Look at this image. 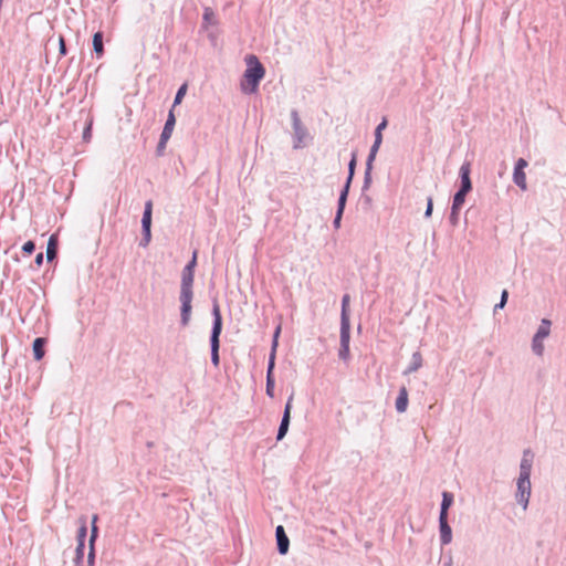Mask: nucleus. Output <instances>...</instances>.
Instances as JSON below:
<instances>
[{"label":"nucleus","mask_w":566,"mask_h":566,"mask_svg":"<svg viewBox=\"0 0 566 566\" xmlns=\"http://www.w3.org/2000/svg\"><path fill=\"white\" fill-rule=\"evenodd\" d=\"M534 454L530 449L523 451L520 462V474L516 480L515 500L518 505L526 511L532 493L531 473L533 467Z\"/></svg>","instance_id":"obj_1"},{"label":"nucleus","mask_w":566,"mask_h":566,"mask_svg":"<svg viewBox=\"0 0 566 566\" xmlns=\"http://www.w3.org/2000/svg\"><path fill=\"white\" fill-rule=\"evenodd\" d=\"M245 63L247 69L243 74L244 82L241 83V88L245 93H254L264 77L265 69L253 54L245 56Z\"/></svg>","instance_id":"obj_2"},{"label":"nucleus","mask_w":566,"mask_h":566,"mask_svg":"<svg viewBox=\"0 0 566 566\" xmlns=\"http://www.w3.org/2000/svg\"><path fill=\"white\" fill-rule=\"evenodd\" d=\"M193 287L180 286V325L186 327L191 321Z\"/></svg>","instance_id":"obj_3"},{"label":"nucleus","mask_w":566,"mask_h":566,"mask_svg":"<svg viewBox=\"0 0 566 566\" xmlns=\"http://www.w3.org/2000/svg\"><path fill=\"white\" fill-rule=\"evenodd\" d=\"M551 325H552V323L549 319L543 318L535 335L533 336L532 349H533L534 354H536L538 356H542V354L544 352V346H543L542 340L549 335Z\"/></svg>","instance_id":"obj_4"},{"label":"nucleus","mask_w":566,"mask_h":566,"mask_svg":"<svg viewBox=\"0 0 566 566\" xmlns=\"http://www.w3.org/2000/svg\"><path fill=\"white\" fill-rule=\"evenodd\" d=\"M212 327L210 333V344H220V335L222 332V315L220 311V306L217 300L212 301Z\"/></svg>","instance_id":"obj_5"},{"label":"nucleus","mask_w":566,"mask_h":566,"mask_svg":"<svg viewBox=\"0 0 566 566\" xmlns=\"http://www.w3.org/2000/svg\"><path fill=\"white\" fill-rule=\"evenodd\" d=\"M291 119H292L293 138H294L293 147L295 149H297L303 146L304 138L307 136V129L302 124L298 112L296 109L291 111Z\"/></svg>","instance_id":"obj_6"},{"label":"nucleus","mask_w":566,"mask_h":566,"mask_svg":"<svg viewBox=\"0 0 566 566\" xmlns=\"http://www.w3.org/2000/svg\"><path fill=\"white\" fill-rule=\"evenodd\" d=\"M293 399H294V395L291 394V396L287 398V401L284 406L282 419H281V422H280V426L277 429V433H276L277 441H281L286 436V433L289 431V427H290V422H291V410H292Z\"/></svg>","instance_id":"obj_7"},{"label":"nucleus","mask_w":566,"mask_h":566,"mask_svg":"<svg viewBox=\"0 0 566 566\" xmlns=\"http://www.w3.org/2000/svg\"><path fill=\"white\" fill-rule=\"evenodd\" d=\"M197 255L198 252L197 250H195L192 252L190 261L182 269L180 286L193 287L195 269L197 266Z\"/></svg>","instance_id":"obj_8"},{"label":"nucleus","mask_w":566,"mask_h":566,"mask_svg":"<svg viewBox=\"0 0 566 566\" xmlns=\"http://www.w3.org/2000/svg\"><path fill=\"white\" fill-rule=\"evenodd\" d=\"M471 174V164L470 161H464L459 169L460 177V187L459 189L469 193L472 190V181L470 178Z\"/></svg>","instance_id":"obj_9"},{"label":"nucleus","mask_w":566,"mask_h":566,"mask_svg":"<svg viewBox=\"0 0 566 566\" xmlns=\"http://www.w3.org/2000/svg\"><path fill=\"white\" fill-rule=\"evenodd\" d=\"M97 520H98V516L96 514L93 515L92 523H91L90 552L87 555V565H91V566H94V559H95L94 544L98 537V527L96 525Z\"/></svg>","instance_id":"obj_10"},{"label":"nucleus","mask_w":566,"mask_h":566,"mask_svg":"<svg viewBox=\"0 0 566 566\" xmlns=\"http://www.w3.org/2000/svg\"><path fill=\"white\" fill-rule=\"evenodd\" d=\"M276 547L280 555H285L289 552L290 539L282 525L275 528Z\"/></svg>","instance_id":"obj_11"},{"label":"nucleus","mask_w":566,"mask_h":566,"mask_svg":"<svg viewBox=\"0 0 566 566\" xmlns=\"http://www.w3.org/2000/svg\"><path fill=\"white\" fill-rule=\"evenodd\" d=\"M439 531L441 545H448L452 541V530L449 525L448 517L439 516Z\"/></svg>","instance_id":"obj_12"},{"label":"nucleus","mask_w":566,"mask_h":566,"mask_svg":"<svg viewBox=\"0 0 566 566\" xmlns=\"http://www.w3.org/2000/svg\"><path fill=\"white\" fill-rule=\"evenodd\" d=\"M45 344H46V338H44V337H36L33 340L32 350H33V358H34V360L40 361L44 357V355H45V350H44Z\"/></svg>","instance_id":"obj_13"},{"label":"nucleus","mask_w":566,"mask_h":566,"mask_svg":"<svg viewBox=\"0 0 566 566\" xmlns=\"http://www.w3.org/2000/svg\"><path fill=\"white\" fill-rule=\"evenodd\" d=\"M396 410L399 413H402L407 410L408 407V391L405 386L400 387L396 403H395Z\"/></svg>","instance_id":"obj_14"},{"label":"nucleus","mask_w":566,"mask_h":566,"mask_svg":"<svg viewBox=\"0 0 566 566\" xmlns=\"http://www.w3.org/2000/svg\"><path fill=\"white\" fill-rule=\"evenodd\" d=\"M175 125H176V116H175L174 109H170L168 112V116H167V119H166V123L164 125L160 136L170 138L172 135Z\"/></svg>","instance_id":"obj_15"},{"label":"nucleus","mask_w":566,"mask_h":566,"mask_svg":"<svg viewBox=\"0 0 566 566\" xmlns=\"http://www.w3.org/2000/svg\"><path fill=\"white\" fill-rule=\"evenodd\" d=\"M57 237L55 234H52L49 238L48 245H46V260L48 262H52L57 256Z\"/></svg>","instance_id":"obj_16"},{"label":"nucleus","mask_w":566,"mask_h":566,"mask_svg":"<svg viewBox=\"0 0 566 566\" xmlns=\"http://www.w3.org/2000/svg\"><path fill=\"white\" fill-rule=\"evenodd\" d=\"M453 494L451 492H448V491H443L442 492V501H441V504H440V513H439V516H444V517H448V512H449V509L450 506L452 505L453 503Z\"/></svg>","instance_id":"obj_17"},{"label":"nucleus","mask_w":566,"mask_h":566,"mask_svg":"<svg viewBox=\"0 0 566 566\" xmlns=\"http://www.w3.org/2000/svg\"><path fill=\"white\" fill-rule=\"evenodd\" d=\"M422 363H423V359H422V355L420 352H415L412 354V357H411V363L409 364V366L406 368V370L403 371L405 375H409V374H412V373H416L418 369H420L422 367Z\"/></svg>","instance_id":"obj_18"},{"label":"nucleus","mask_w":566,"mask_h":566,"mask_svg":"<svg viewBox=\"0 0 566 566\" xmlns=\"http://www.w3.org/2000/svg\"><path fill=\"white\" fill-rule=\"evenodd\" d=\"M350 343V322H340L339 346H349Z\"/></svg>","instance_id":"obj_19"},{"label":"nucleus","mask_w":566,"mask_h":566,"mask_svg":"<svg viewBox=\"0 0 566 566\" xmlns=\"http://www.w3.org/2000/svg\"><path fill=\"white\" fill-rule=\"evenodd\" d=\"M153 201L147 200L142 217V229L151 228Z\"/></svg>","instance_id":"obj_20"},{"label":"nucleus","mask_w":566,"mask_h":566,"mask_svg":"<svg viewBox=\"0 0 566 566\" xmlns=\"http://www.w3.org/2000/svg\"><path fill=\"white\" fill-rule=\"evenodd\" d=\"M103 32L97 31L93 34V50L97 57L104 54Z\"/></svg>","instance_id":"obj_21"},{"label":"nucleus","mask_w":566,"mask_h":566,"mask_svg":"<svg viewBox=\"0 0 566 566\" xmlns=\"http://www.w3.org/2000/svg\"><path fill=\"white\" fill-rule=\"evenodd\" d=\"M513 181L514 184L521 189V190H526L527 189V184H526V175L524 172V170H520V169H514L513 171Z\"/></svg>","instance_id":"obj_22"},{"label":"nucleus","mask_w":566,"mask_h":566,"mask_svg":"<svg viewBox=\"0 0 566 566\" xmlns=\"http://www.w3.org/2000/svg\"><path fill=\"white\" fill-rule=\"evenodd\" d=\"M349 294H344L342 297V308H340V322H350L349 319Z\"/></svg>","instance_id":"obj_23"},{"label":"nucleus","mask_w":566,"mask_h":566,"mask_svg":"<svg viewBox=\"0 0 566 566\" xmlns=\"http://www.w3.org/2000/svg\"><path fill=\"white\" fill-rule=\"evenodd\" d=\"M467 195H468L467 192L458 189V191L454 193L453 200H452L453 209H461V207L463 206V203L465 201Z\"/></svg>","instance_id":"obj_24"},{"label":"nucleus","mask_w":566,"mask_h":566,"mask_svg":"<svg viewBox=\"0 0 566 566\" xmlns=\"http://www.w3.org/2000/svg\"><path fill=\"white\" fill-rule=\"evenodd\" d=\"M220 344H210V355L211 363L214 367H219L220 365V355H219Z\"/></svg>","instance_id":"obj_25"},{"label":"nucleus","mask_w":566,"mask_h":566,"mask_svg":"<svg viewBox=\"0 0 566 566\" xmlns=\"http://www.w3.org/2000/svg\"><path fill=\"white\" fill-rule=\"evenodd\" d=\"M356 165H357V154H356V151H353L352 158L348 163V176L346 178V180H348L349 182H352L354 179Z\"/></svg>","instance_id":"obj_26"},{"label":"nucleus","mask_w":566,"mask_h":566,"mask_svg":"<svg viewBox=\"0 0 566 566\" xmlns=\"http://www.w3.org/2000/svg\"><path fill=\"white\" fill-rule=\"evenodd\" d=\"M187 93V84L184 83L178 90H177V93L175 95V99H174V103H172V107L170 109H175V107L177 105H179L181 102H182V98L185 97Z\"/></svg>","instance_id":"obj_27"},{"label":"nucleus","mask_w":566,"mask_h":566,"mask_svg":"<svg viewBox=\"0 0 566 566\" xmlns=\"http://www.w3.org/2000/svg\"><path fill=\"white\" fill-rule=\"evenodd\" d=\"M87 536V526L86 521L83 520L81 526L78 527L76 541L77 543L85 544V538Z\"/></svg>","instance_id":"obj_28"},{"label":"nucleus","mask_w":566,"mask_h":566,"mask_svg":"<svg viewBox=\"0 0 566 566\" xmlns=\"http://www.w3.org/2000/svg\"><path fill=\"white\" fill-rule=\"evenodd\" d=\"M275 379L274 377H266L265 392L270 398L274 397Z\"/></svg>","instance_id":"obj_29"},{"label":"nucleus","mask_w":566,"mask_h":566,"mask_svg":"<svg viewBox=\"0 0 566 566\" xmlns=\"http://www.w3.org/2000/svg\"><path fill=\"white\" fill-rule=\"evenodd\" d=\"M275 354L276 353H270L266 368V377H274L273 370L275 367Z\"/></svg>","instance_id":"obj_30"},{"label":"nucleus","mask_w":566,"mask_h":566,"mask_svg":"<svg viewBox=\"0 0 566 566\" xmlns=\"http://www.w3.org/2000/svg\"><path fill=\"white\" fill-rule=\"evenodd\" d=\"M338 357L340 360L347 363L350 359L349 346H339Z\"/></svg>","instance_id":"obj_31"},{"label":"nucleus","mask_w":566,"mask_h":566,"mask_svg":"<svg viewBox=\"0 0 566 566\" xmlns=\"http://www.w3.org/2000/svg\"><path fill=\"white\" fill-rule=\"evenodd\" d=\"M387 127V119L382 118V120L377 125L375 129V139L382 140L381 132Z\"/></svg>","instance_id":"obj_32"},{"label":"nucleus","mask_w":566,"mask_h":566,"mask_svg":"<svg viewBox=\"0 0 566 566\" xmlns=\"http://www.w3.org/2000/svg\"><path fill=\"white\" fill-rule=\"evenodd\" d=\"M168 140H169V138H167V137H163V136L159 137V142L156 147L157 156H163Z\"/></svg>","instance_id":"obj_33"},{"label":"nucleus","mask_w":566,"mask_h":566,"mask_svg":"<svg viewBox=\"0 0 566 566\" xmlns=\"http://www.w3.org/2000/svg\"><path fill=\"white\" fill-rule=\"evenodd\" d=\"M35 251V243L31 240L24 242L22 245V252L24 255H31Z\"/></svg>","instance_id":"obj_34"},{"label":"nucleus","mask_w":566,"mask_h":566,"mask_svg":"<svg viewBox=\"0 0 566 566\" xmlns=\"http://www.w3.org/2000/svg\"><path fill=\"white\" fill-rule=\"evenodd\" d=\"M371 171L369 170H365V174H364V182H363V187H361V191L363 193L369 189L370 185H371Z\"/></svg>","instance_id":"obj_35"},{"label":"nucleus","mask_w":566,"mask_h":566,"mask_svg":"<svg viewBox=\"0 0 566 566\" xmlns=\"http://www.w3.org/2000/svg\"><path fill=\"white\" fill-rule=\"evenodd\" d=\"M459 211L460 209H453V207L451 206L449 222L451 223L452 227H457L459 223Z\"/></svg>","instance_id":"obj_36"},{"label":"nucleus","mask_w":566,"mask_h":566,"mask_svg":"<svg viewBox=\"0 0 566 566\" xmlns=\"http://www.w3.org/2000/svg\"><path fill=\"white\" fill-rule=\"evenodd\" d=\"M84 548H85V544L77 543L76 548H75L74 560L84 562Z\"/></svg>","instance_id":"obj_37"},{"label":"nucleus","mask_w":566,"mask_h":566,"mask_svg":"<svg viewBox=\"0 0 566 566\" xmlns=\"http://www.w3.org/2000/svg\"><path fill=\"white\" fill-rule=\"evenodd\" d=\"M280 333H281V326L279 325V326L275 328L274 334H273L272 346H271V353H276L277 342H279L277 339H279Z\"/></svg>","instance_id":"obj_38"},{"label":"nucleus","mask_w":566,"mask_h":566,"mask_svg":"<svg viewBox=\"0 0 566 566\" xmlns=\"http://www.w3.org/2000/svg\"><path fill=\"white\" fill-rule=\"evenodd\" d=\"M433 211V199L431 196L427 198V208L424 211V218H430Z\"/></svg>","instance_id":"obj_39"},{"label":"nucleus","mask_w":566,"mask_h":566,"mask_svg":"<svg viewBox=\"0 0 566 566\" xmlns=\"http://www.w3.org/2000/svg\"><path fill=\"white\" fill-rule=\"evenodd\" d=\"M350 185L352 182H349L348 180L345 181L340 192H339V197L338 198H345L347 200L348 198V193H349V189H350Z\"/></svg>","instance_id":"obj_40"},{"label":"nucleus","mask_w":566,"mask_h":566,"mask_svg":"<svg viewBox=\"0 0 566 566\" xmlns=\"http://www.w3.org/2000/svg\"><path fill=\"white\" fill-rule=\"evenodd\" d=\"M59 53L62 56L67 54V49H66L65 40H64V38L62 35L59 39Z\"/></svg>","instance_id":"obj_41"},{"label":"nucleus","mask_w":566,"mask_h":566,"mask_svg":"<svg viewBox=\"0 0 566 566\" xmlns=\"http://www.w3.org/2000/svg\"><path fill=\"white\" fill-rule=\"evenodd\" d=\"M528 163L524 158H518L515 163L514 169L524 170Z\"/></svg>","instance_id":"obj_42"},{"label":"nucleus","mask_w":566,"mask_h":566,"mask_svg":"<svg viewBox=\"0 0 566 566\" xmlns=\"http://www.w3.org/2000/svg\"><path fill=\"white\" fill-rule=\"evenodd\" d=\"M376 158V155H373L371 153L368 154L367 160H366V168L365 170H373V163Z\"/></svg>","instance_id":"obj_43"},{"label":"nucleus","mask_w":566,"mask_h":566,"mask_svg":"<svg viewBox=\"0 0 566 566\" xmlns=\"http://www.w3.org/2000/svg\"><path fill=\"white\" fill-rule=\"evenodd\" d=\"M346 202L345 198H338L336 212L344 213Z\"/></svg>","instance_id":"obj_44"},{"label":"nucleus","mask_w":566,"mask_h":566,"mask_svg":"<svg viewBox=\"0 0 566 566\" xmlns=\"http://www.w3.org/2000/svg\"><path fill=\"white\" fill-rule=\"evenodd\" d=\"M382 140H377L375 139L374 140V144L371 145L370 147V150L369 153H371L373 155H377L378 150H379V147L381 145Z\"/></svg>","instance_id":"obj_45"},{"label":"nucleus","mask_w":566,"mask_h":566,"mask_svg":"<svg viewBox=\"0 0 566 566\" xmlns=\"http://www.w3.org/2000/svg\"><path fill=\"white\" fill-rule=\"evenodd\" d=\"M344 213L336 212L335 218L333 220V226L335 229H338L340 227L342 218Z\"/></svg>","instance_id":"obj_46"},{"label":"nucleus","mask_w":566,"mask_h":566,"mask_svg":"<svg viewBox=\"0 0 566 566\" xmlns=\"http://www.w3.org/2000/svg\"><path fill=\"white\" fill-rule=\"evenodd\" d=\"M34 263L36 268H40L43 264V253L40 252L35 255Z\"/></svg>","instance_id":"obj_47"},{"label":"nucleus","mask_w":566,"mask_h":566,"mask_svg":"<svg viewBox=\"0 0 566 566\" xmlns=\"http://www.w3.org/2000/svg\"><path fill=\"white\" fill-rule=\"evenodd\" d=\"M507 298H509V292L506 290H503L501 293V298H500V301L502 302V306H505Z\"/></svg>","instance_id":"obj_48"},{"label":"nucleus","mask_w":566,"mask_h":566,"mask_svg":"<svg viewBox=\"0 0 566 566\" xmlns=\"http://www.w3.org/2000/svg\"><path fill=\"white\" fill-rule=\"evenodd\" d=\"M143 238L151 239V228L142 229Z\"/></svg>","instance_id":"obj_49"},{"label":"nucleus","mask_w":566,"mask_h":566,"mask_svg":"<svg viewBox=\"0 0 566 566\" xmlns=\"http://www.w3.org/2000/svg\"><path fill=\"white\" fill-rule=\"evenodd\" d=\"M150 240H151V239L143 238V237H142V239H140V241H139V245H140L142 248H146V247H148V244H149Z\"/></svg>","instance_id":"obj_50"},{"label":"nucleus","mask_w":566,"mask_h":566,"mask_svg":"<svg viewBox=\"0 0 566 566\" xmlns=\"http://www.w3.org/2000/svg\"><path fill=\"white\" fill-rule=\"evenodd\" d=\"M91 136V126H87L83 132V138L87 139Z\"/></svg>","instance_id":"obj_51"},{"label":"nucleus","mask_w":566,"mask_h":566,"mask_svg":"<svg viewBox=\"0 0 566 566\" xmlns=\"http://www.w3.org/2000/svg\"><path fill=\"white\" fill-rule=\"evenodd\" d=\"M361 199L364 200V202H365L366 205H369V203L371 202V199H370V197H369V196H364V195H363V196H361Z\"/></svg>","instance_id":"obj_52"},{"label":"nucleus","mask_w":566,"mask_h":566,"mask_svg":"<svg viewBox=\"0 0 566 566\" xmlns=\"http://www.w3.org/2000/svg\"><path fill=\"white\" fill-rule=\"evenodd\" d=\"M210 14H211V11L209 9H206V11L203 13V19L208 20Z\"/></svg>","instance_id":"obj_53"},{"label":"nucleus","mask_w":566,"mask_h":566,"mask_svg":"<svg viewBox=\"0 0 566 566\" xmlns=\"http://www.w3.org/2000/svg\"><path fill=\"white\" fill-rule=\"evenodd\" d=\"M504 306H502V302L500 301L497 304H495L494 306V312H496L497 310H502Z\"/></svg>","instance_id":"obj_54"},{"label":"nucleus","mask_w":566,"mask_h":566,"mask_svg":"<svg viewBox=\"0 0 566 566\" xmlns=\"http://www.w3.org/2000/svg\"><path fill=\"white\" fill-rule=\"evenodd\" d=\"M443 566H452V558L449 557V559L444 562Z\"/></svg>","instance_id":"obj_55"},{"label":"nucleus","mask_w":566,"mask_h":566,"mask_svg":"<svg viewBox=\"0 0 566 566\" xmlns=\"http://www.w3.org/2000/svg\"><path fill=\"white\" fill-rule=\"evenodd\" d=\"M74 566H84V562H82V560H74Z\"/></svg>","instance_id":"obj_56"}]
</instances>
